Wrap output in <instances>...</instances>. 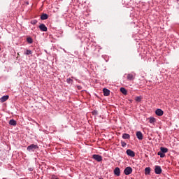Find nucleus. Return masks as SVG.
<instances>
[{
  "label": "nucleus",
  "instance_id": "f257e3e1",
  "mask_svg": "<svg viewBox=\"0 0 179 179\" xmlns=\"http://www.w3.org/2000/svg\"><path fill=\"white\" fill-rule=\"evenodd\" d=\"M38 148V145L31 144L27 148V151L29 152H34Z\"/></svg>",
  "mask_w": 179,
  "mask_h": 179
},
{
  "label": "nucleus",
  "instance_id": "f03ea898",
  "mask_svg": "<svg viewBox=\"0 0 179 179\" xmlns=\"http://www.w3.org/2000/svg\"><path fill=\"white\" fill-rule=\"evenodd\" d=\"M133 171V169L130 166H127L124 169V173L126 175V176H128V175H130Z\"/></svg>",
  "mask_w": 179,
  "mask_h": 179
},
{
  "label": "nucleus",
  "instance_id": "7ed1b4c3",
  "mask_svg": "<svg viewBox=\"0 0 179 179\" xmlns=\"http://www.w3.org/2000/svg\"><path fill=\"white\" fill-rule=\"evenodd\" d=\"M92 158L99 162H101L103 159L101 155L96 154L93 155Z\"/></svg>",
  "mask_w": 179,
  "mask_h": 179
},
{
  "label": "nucleus",
  "instance_id": "20e7f679",
  "mask_svg": "<svg viewBox=\"0 0 179 179\" xmlns=\"http://www.w3.org/2000/svg\"><path fill=\"white\" fill-rule=\"evenodd\" d=\"M162 172V169L160 166H155V173L157 175L161 174Z\"/></svg>",
  "mask_w": 179,
  "mask_h": 179
},
{
  "label": "nucleus",
  "instance_id": "39448f33",
  "mask_svg": "<svg viewBox=\"0 0 179 179\" xmlns=\"http://www.w3.org/2000/svg\"><path fill=\"white\" fill-rule=\"evenodd\" d=\"M135 77H136V74L128 73L127 75V80H129V81L134 80L135 79Z\"/></svg>",
  "mask_w": 179,
  "mask_h": 179
},
{
  "label": "nucleus",
  "instance_id": "423d86ee",
  "mask_svg": "<svg viewBox=\"0 0 179 179\" xmlns=\"http://www.w3.org/2000/svg\"><path fill=\"white\" fill-rule=\"evenodd\" d=\"M136 136L139 141L143 140V134H142L141 131H137L136 133Z\"/></svg>",
  "mask_w": 179,
  "mask_h": 179
},
{
  "label": "nucleus",
  "instance_id": "0eeeda50",
  "mask_svg": "<svg viewBox=\"0 0 179 179\" xmlns=\"http://www.w3.org/2000/svg\"><path fill=\"white\" fill-rule=\"evenodd\" d=\"M127 155L131 157H135V152L130 149L127 150Z\"/></svg>",
  "mask_w": 179,
  "mask_h": 179
},
{
  "label": "nucleus",
  "instance_id": "6e6552de",
  "mask_svg": "<svg viewBox=\"0 0 179 179\" xmlns=\"http://www.w3.org/2000/svg\"><path fill=\"white\" fill-rule=\"evenodd\" d=\"M155 114L158 116H162L164 115V110H162L161 108H157L156 110H155Z\"/></svg>",
  "mask_w": 179,
  "mask_h": 179
},
{
  "label": "nucleus",
  "instance_id": "1a4fd4ad",
  "mask_svg": "<svg viewBox=\"0 0 179 179\" xmlns=\"http://www.w3.org/2000/svg\"><path fill=\"white\" fill-rule=\"evenodd\" d=\"M39 29L43 32H46L48 31V28L44 24L39 25Z\"/></svg>",
  "mask_w": 179,
  "mask_h": 179
},
{
  "label": "nucleus",
  "instance_id": "9d476101",
  "mask_svg": "<svg viewBox=\"0 0 179 179\" xmlns=\"http://www.w3.org/2000/svg\"><path fill=\"white\" fill-rule=\"evenodd\" d=\"M103 95L105 96H108L110 95V91L108 89H107V88H103Z\"/></svg>",
  "mask_w": 179,
  "mask_h": 179
},
{
  "label": "nucleus",
  "instance_id": "9b49d317",
  "mask_svg": "<svg viewBox=\"0 0 179 179\" xmlns=\"http://www.w3.org/2000/svg\"><path fill=\"white\" fill-rule=\"evenodd\" d=\"M9 99V95H4L3 96H1L0 99V101L3 103Z\"/></svg>",
  "mask_w": 179,
  "mask_h": 179
},
{
  "label": "nucleus",
  "instance_id": "f8f14e48",
  "mask_svg": "<svg viewBox=\"0 0 179 179\" xmlns=\"http://www.w3.org/2000/svg\"><path fill=\"white\" fill-rule=\"evenodd\" d=\"M114 174L116 175L117 176H120V169L119 167H116L114 169Z\"/></svg>",
  "mask_w": 179,
  "mask_h": 179
},
{
  "label": "nucleus",
  "instance_id": "ddd939ff",
  "mask_svg": "<svg viewBox=\"0 0 179 179\" xmlns=\"http://www.w3.org/2000/svg\"><path fill=\"white\" fill-rule=\"evenodd\" d=\"M49 17L48 15V14H45V13H43L41 15V20H48Z\"/></svg>",
  "mask_w": 179,
  "mask_h": 179
},
{
  "label": "nucleus",
  "instance_id": "4468645a",
  "mask_svg": "<svg viewBox=\"0 0 179 179\" xmlns=\"http://www.w3.org/2000/svg\"><path fill=\"white\" fill-rule=\"evenodd\" d=\"M160 151L162 152V153H167L168 151H169V149L166 148H164V147H161L160 148Z\"/></svg>",
  "mask_w": 179,
  "mask_h": 179
},
{
  "label": "nucleus",
  "instance_id": "2eb2a0df",
  "mask_svg": "<svg viewBox=\"0 0 179 179\" xmlns=\"http://www.w3.org/2000/svg\"><path fill=\"white\" fill-rule=\"evenodd\" d=\"M120 92H122V94L127 95V90L124 87L120 88Z\"/></svg>",
  "mask_w": 179,
  "mask_h": 179
},
{
  "label": "nucleus",
  "instance_id": "dca6fc26",
  "mask_svg": "<svg viewBox=\"0 0 179 179\" xmlns=\"http://www.w3.org/2000/svg\"><path fill=\"white\" fill-rule=\"evenodd\" d=\"M9 124L11 125V126H15L17 124V122L15 120L11 119L9 121Z\"/></svg>",
  "mask_w": 179,
  "mask_h": 179
},
{
  "label": "nucleus",
  "instance_id": "f3484780",
  "mask_svg": "<svg viewBox=\"0 0 179 179\" xmlns=\"http://www.w3.org/2000/svg\"><path fill=\"white\" fill-rule=\"evenodd\" d=\"M151 171L150 167H146L145 169V175H150Z\"/></svg>",
  "mask_w": 179,
  "mask_h": 179
},
{
  "label": "nucleus",
  "instance_id": "a211bd4d",
  "mask_svg": "<svg viewBox=\"0 0 179 179\" xmlns=\"http://www.w3.org/2000/svg\"><path fill=\"white\" fill-rule=\"evenodd\" d=\"M122 138L123 139H125V140L126 139H129L130 138V136L128 134H123L122 136Z\"/></svg>",
  "mask_w": 179,
  "mask_h": 179
},
{
  "label": "nucleus",
  "instance_id": "6ab92c4d",
  "mask_svg": "<svg viewBox=\"0 0 179 179\" xmlns=\"http://www.w3.org/2000/svg\"><path fill=\"white\" fill-rule=\"evenodd\" d=\"M156 122V119L155 117H150V124H155Z\"/></svg>",
  "mask_w": 179,
  "mask_h": 179
},
{
  "label": "nucleus",
  "instance_id": "aec40b11",
  "mask_svg": "<svg viewBox=\"0 0 179 179\" xmlns=\"http://www.w3.org/2000/svg\"><path fill=\"white\" fill-rule=\"evenodd\" d=\"M157 155H158L159 156H160L161 158L165 157V154H164V152H162L161 151H159V152H157Z\"/></svg>",
  "mask_w": 179,
  "mask_h": 179
},
{
  "label": "nucleus",
  "instance_id": "412c9836",
  "mask_svg": "<svg viewBox=\"0 0 179 179\" xmlns=\"http://www.w3.org/2000/svg\"><path fill=\"white\" fill-rule=\"evenodd\" d=\"M27 41L29 43V44H32V43H33V40H32V38L30 36H29L27 38Z\"/></svg>",
  "mask_w": 179,
  "mask_h": 179
},
{
  "label": "nucleus",
  "instance_id": "4be33fe9",
  "mask_svg": "<svg viewBox=\"0 0 179 179\" xmlns=\"http://www.w3.org/2000/svg\"><path fill=\"white\" fill-rule=\"evenodd\" d=\"M32 54V52L31 50H26L25 52H24V55H31Z\"/></svg>",
  "mask_w": 179,
  "mask_h": 179
},
{
  "label": "nucleus",
  "instance_id": "5701e85b",
  "mask_svg": "<svg viewBox=\"0 0 179 179\" xmlns=\"http://www.w3.org/2000/svg\"><path fill=\"white\" fill-rule=\"evenodd\" d=\"M66 83L68 84H73V81L71 78H69L66 79Z\"/></svg>",
  "mask_w": 179,
  "mask_h": 179
},
{
  "label": "nucleus",
  "instance_id": "b1692460",
  "mask_svg": "<svg viewBox=\"0 0 179 179\" xmlns=\"http://www.w3.org/2000/svg\"><path fill=\"white\" fill-rule=\"evenodd\" d=\"M136 101L137 102H141L142 101L141 96H136Z\"/></svg>",
  "mask_w": 179,
  "mask_h": 179
},
{
  "label": "nucleus",
  "instance_id": "393cba45",
  "mask_svg": "<svg viewBox=\"0 0 179 179\" xmlns=\"http://www.w3.org/2000/svg\"><path fill=\"white\" fill-rule=\"evenodd\" d=\"M38 23V21L37 20H32V21H31V24H33V25H35L36 24Z\"/></svg>",
  "mask_w": 179,
  "mask_h": 179
},
{
  "label": "nucleus",
  "instance_id": "a878e982",
  "mask_svg": "<svg viewBox=\"0 0 179 179\" xmlns=\"http://www.w3.org/2000/svg\"><path fill=\"white\" fill-rule=\"evenodd\" d=\"M92 114L96 115H99V112L97 110H94L92 112Z\"/></svg>",
  "mask_w": 179,
  "mask_h": 179
},
{
  "label": "nucleus",
  "instance_id": "bb28decb",
  "mask_svg": "<svg viewBox=\"0 0 179 179\" xmlns=\"http://www.w3.org/2000/svg\"><path fill=\"white\" fill-rule=\"evenodd\" d=\"M121 144H122V147H123V148L126 147L127 145V144L125 143V141H122Z\"/></svg>",
  "mask_w": 179,
  "mask_h": 179
},
{
  "label": "nucleus",
  "instance_id": "cd10ccee",
  "mask_svg": "<svg viewBox=\"0 0 179 179\" xmlns=\"http://www.w3.org/2000/svg\"><path fill=\"white\" fill-rule=\"evenodd\" d=\"M29 171H32L33 169L32 168H29Z\"/></svg>",
  "mask_w": 179,
  "mask_h": 179
},
{
  "label": "nucleus",
  "instance_id": "c85d7f7f",
  "mask_svg": "<svg viewBox=\"0 0 179 179\" xmlns=\"http://www.w3.org/2000/svg\"><path fill=\"white\" fill-rule=\"evenodd\" d=\"M2 179H6V178H2Z\"/></svg>",
  "mask_w": 179,
  "mask_h": 179
},
{
  "label": "nucleus",
  "instance_id": "c756f323",
  "mask_svg": "<svg viewBox=\"0 0 179 179\" xmlns=\"http://www.w3.org/2000/svg\"><path fill=\"white\" fill-rule=\"evenodd\" d=\"M0 51H1V47H0Z\"/></svg>",
  "mask_w": 179,
  "mask_h": 179
}]
</instances>
